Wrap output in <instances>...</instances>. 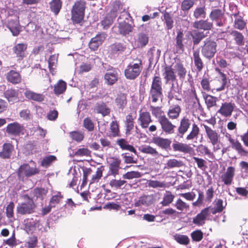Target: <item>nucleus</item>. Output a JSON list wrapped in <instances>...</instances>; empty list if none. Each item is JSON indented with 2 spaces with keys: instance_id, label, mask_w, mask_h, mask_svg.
<instances>
[{
  "instance_id": "54",
  "label": "nucleus",
  "mask_w": 248,
  "mask_h": 248,
  "mask_svg": "<svg viewBox=\"0 0 248 248\" xmlns=\"http://www.w3.org/2000/svg\"><path fill=\"white\" fill-rule=\"evenodd\" d=\"M174 207L181 212L187 211L189 209V205L187 203L183 201L181 199H178L174 204Z\"/></svg>"
},
{
  "instance_id": "51",
  "label": "nucleus",
  "mask_w": 248,
  "mask_h": 248,
  "mask_svg": "<svg viewBox=\"0 0 248 248\" xmlns=\"http://www.w3.org/2000/svg\"><path fill=\"white\" fill-rule=\"evenodd\" d=\"M174 67L180 79H184L186 75V70L183 65L180 63H177Z\"/></svg>"
},
{
  "instance_id": "31",
  "label": "nucleus",
  "mask_w": 248,
  "mask_h": 248,
  "mask_svg": "<svg viewBox=\"0 0 248 248\" xmlns=\"http://www.w3.org/2000/svg\"><path fill=\"white\" fill-rule=\"evenodd\" d=\"M24 95L27 99L39 102L44 101L45 98V96L43 94L36 93L30 90L26 91Z\"/></svg>"
},
{
  "instance_id": "20",
  "label": "nucleus",
  "mask_w": 248,
  "mask_h": 248,
  "mask_svg": "<svg viewBox=\"0 0 248 248\" xmlns=\"http://www.w3.org/2000/svg\"><path fill=\"white\" fill-rule=\"evenodd\" d=\"M93 110L96 113L101 114L103 117L109 115L111 111L110 108L103 102L97 103Z\"/></svg>"
},
{
  "instance_id": "16",
  "label": "nucleus",
  "mask_w": 248,
  "mask_h": 248,
  "mask_svg": "<svg viewBox=\"0 0 248 248\" xmlns=\"http://www.w3.org/2000/svg\"><path fill=\"white\" fill-rule=\"evenodd\" d=\"M207 138L213 146L217 145L219 141V135L214 130L206 124H203Z\"/></svg>"
},
{
  "instance_id": "56",
  "label": "nucleus",
  "mask_w": 248,
  "mask_h": 248,
  "mask_svg": "<svg viewBox=\"0 0 248 248\" xmlns=\"http://www.w3.org/2000/svg\"><path fill=\"white\" fill-rule=\"evenodd\" d=\"M110 136L116 137L120 136L119 125L116 121L111 122L110 124Z\"/></svg>"
},
{
  "instance_id": "6",
  "label": "nucleus",
  "mask_w": 248,
  "mask_h": 248,
  "mask_svg": "<svg viewBox=\"0 0 248 248\" xmlns=\"http://www.w3.org/2000/svg\"><path fill=\"white\" fill-rule=\"evenodd\" d=\"M25 130L23 125L17 122H14L8 124L6 129L8 135L15 137L24 135Z\"/></svg>"
},
{
  "instance_id": "18",
  "label": "nucleus",
  "mask_w": 248,
  "mask_h": 248,
  "mask_svg": "<svg viewBox=\"0 0 248 248\" xmlns=\"http://www.w3.org/2000/svg\"><path fill=\"white\" fill-rule=\"evenodd\" d=\"M106 37V35L105 33H100L97 34L94 37L92 38L89 44L90 49L93 50H97L105 40Z\"/></svg>"
},
{
  "instance_id": "25",
  "label": "nucleus",
  "mask_w": 248,
  "mask_h": 248,
  "mask_svg": "<svg viewBox=\"0 0 248 248\" xmlns=\"http://www.w3.org/2000/svg\"><path fill=\"white\" fill-rule=\"evenodd\" d=\"M136 118L135 114L130 113L125 117L124 124L126 127L125 133L126 135L130 134L131 131L134 127V120Z\"/></svg>"
},
{
  "instance_id": "5",
  "label": "nucleus",
  "mask_w": 248,
  "mask_h": 248,
  "mask_svg": "<svg viewBox=\"0 0 248 248\" xmlns=\"http://www.w3.org/2000/svg\"><path fill=\"white\" fill-rule=\"evenodd\" d=\"M203 43L204 45L201 49L202 54L204 58L210 60L217 52V43L209 38L206 39Z\"/></svg>"
},
{
  "instance_id": "9",
  "label": "nucleus",
  "mask_w": 248,
  "mask_h": 248,
  "mask_svg": "<svg viewBox=\"0 0 248 248\" xmlns=\"http://www.w3.org/2000/svg\"><path fill=\"white\" fill-rule=\"evenodd\" d=\"M209 208H205L193 218L192 222L197 226H202L205 223L207 217L210 214Z\"/></svg>"
},
{
  "instance_id": "21",
  "label": "nucleus",
  "mask_w": 248,
  "mask_h": 248,
  "mask_svg": "<svg viewBox=\"0 0 248 248\" xmlns=\"http://www.w3.org/2000/svg\"><path fill=\"white\" fill-rule=\"evenodd\" d=\"M14 151V146L12 144L5 143L2 145V150L0 152V157L3 159H9Z\"/></svg>"
},
{
  "instance_id": "3",
  "label": "nucleus",
  "mask_w": 248,
  "mask_h": 248,
  "mask_svg": "<svg viewBox=\"0 0 248 248\" xmlns=\"http://www.w3.org/2000/svg\"><path fill=\"white\" fill-rule=\"evenodd\" d=\"M86 2L79 0L75 2L72 10V19L74 23H80L84 16Z\"/></svg>"
},
{
  "instance_id": "36",
  "label": "nucleus",
  "mask_w": 248,
  "mask_h": 248,
  "mask_svg": "<svg viewBox=\"0 0 248 248\" xmlns=\"http://www.w3.org/2000/svg\"><path fill=\"white\" fill-rule=\"evenodd\" d=\"M181 111L180 107L176 105L170 107L167 114L170 119L171 120L176 119L179 116Z\"/></svg>"
},
{
  "instance_id": "26",
  "label": "nucleus",
  "mask_w": 248,
  "mask_h": 248,
  "mask_svg": "<svg viewBox=\"0 0 248 248\" xmlns=\"http://www.w3.org/2000/svg\"><path fill=\"white\" fill-rule=\"evenodd\" d=\"M174 151L180 152L184 153H188L191 150V147L186 143L174 141L172 145Z\"/></svg>"
},
{
  "instance_id": "17",
  "label": "nucleus",
  "mask_w": 248,
  "mask_h": 248,
  "mask_svg": "<svg viewBox=\"0 0 248 248\" xmlns=\"http://www.w3.org/2000/svg\"><path fill=\"white\" fill-rule=\"evenodd\" d=\"M114 103L120 111H123L127 104V94L123 93H118L114 100Z\"/></svg>"
},
{
  "instance_id": "45",
  "label": "nucleus",
  "mask_w": 248,
  "mask_h": 248,
  "mask_svg": "<svg viewBox=\"0 0 248 248\" xmlns=\"http://www.w3.org/2000/svg\"><path fill=\"white\" fill-rule=\"evenodd\" d=\"M233 37L235 44L238 46H242L244 44V37L243 34L236 31H233L231 33Z\"/></svg>"
},
{
  "instance_id": "4",
  "label": "nucleus",
  "mask_w": 248,
  "mask_h": 248,
  "mask_svg": "<svg viewBox=\"0 0 248 248\" xmlns=\"http://www.w3.org/2000/svg\"><path fill=\"white\" fill-rule=\"evenodd\" d=\"M23 198L25 201L19 203L16 207L17 213L22 215L32 213L35 208L33 201L27 195H24Z\"/></svg>"
},
{
  "instance_id": "52",
  "label": "nucleus",
  "mask_w": 248,
  "mask_h": 248,
  "mask_svg": "<svg viewBox=\"0 0 248 248\" xmlns=\"http://www.w3.org/2000/svg\"><path fill=\"white\" fill-rule=\"evenodd\" d=\"M61 0H52L50 3V8L55 15H57L62 7Z\"/></svg>"
},
{
  "instance_id": "7",
  "label": "nucleus",
  "mask_w": 248,
  "mask_h": 248,
  "mask_svg": "<svg viewBox=\"0 0 248 248\" xmlns=\"http://www.w3.org/2000/svg\"><path fill=\"white\" fill-rule=\"evenodd\" d=\"M47 223L44 221L41 222L39 220L31 219L29 220L26 224V228L29 232H32L36 230L41 232L47 231L46 228L44 227V224L46 226Z\"/></svg>"
},
{
  "instance_id": "29",
  "label": "nucleus",
  "mask_w": 248,
  "mask_h": 248,
  "mask_svg": "<svg viewBox=\"0 0 248 248\" xmlns=\"http://www.w3.org/2000/svg\"><path fill=\"white\" fill-rule=\"evenodd\" d=\"M7 27L10 30L12 34L15 36H17L20 31V27L19 23L17 19H11L8 21L7 24Z\"/></svg>"
},
{
  "instance_id": "44",
  "label": "nucleus",
  "mask_w": 248,
  "mask_h": 248,
  "mask_svg": "<svg viewBox=\"0 0 248 248\" xmlns=\"http://www.w3.org/2000/svg\"><path fill=\"white\" fill-rule=\"evenodd\" d=\"M216 202L215 207H208L209 208L210 213L216 214L217 213H220L222 211L224 207L223 206V201L221 199H218L215 202Z\"/></svg>"
},
{
  "instance_id": "37",
  "label": "nucleus",
  "mask_w": 248,
  "mask_h": 248,
  "mask_svg": "<svg viewBox=\"0 0 248 248\" xmlns=\"http://www.w3.org/2000/svg\"><path fill=\"white\" fill-rule=\"evenodd\" d=\"M18 94L17 91L13 89H10L7 90L4 93V96L9 103L13 104L18 101Z\"/></svg>"
},
{
  "instance_id": "28",
  "label": "nucleus",
  "mask_w": 248,
  "mask_h": 248,
  "mask_svg": "<svg viewBox=\"0 0 248 248\" xmlns=\"http://www.w3.org/2000/svg\"><path fill=\"white\" fill-rule=\"evenodd\" d=\"M193 60L195 66L196 67V70L198 72L202 71L203 68V62L200 55L199 50H194L193 53Z\"/></svg>"
},
{
  "instance_id": "24",
  "label": "nucleus",
  "mask_w": 248,
  "mask_h": 248,
  "mask_svg": "<svg viewBox=\"0 0 248 248\" xmlns=\"http://www.w3.org/2000/svg\"><path fill=\"white\" fill-rule=\"evenodd\" d=\"M152 140L154 143L165 150H167L170 148L171 144L170 140L158 136L153 138Z\"/></svg>"
},
{
  "instance_id": "59",
  "label": "nucleus",
  "mask_w": 248,
  "mask_h": 248,
  "mask_svg": "<svg viewBox=\"0 0 248 248\" xmlns=\"http://www.w3.org/2000/svg\"><path fill=\"white\" fill-rule=\"evenodd\" d=\"M184 34L182 31H178L177 32V36L176 38V46L178 50L183 51L184 50V46L183 44Z\"/></svg>"
},
{
  "instance_id": "46",
  "label": "nucleus",
  "mask_w": 248,
  "mask_h": 248,
  "mask_svg": "<svg viewBox=\"0 0 248 248\" xmlns=\"http://www.w3.org/2000/svg\"><path fill=\"white\" fill-rule=\"evenodd\" d=\"M203 97L208 109L217 105V102L218 101L217 97L208 94L204 95Z\"/></svg>"
},
{
  "instance_id": "8",
  "label": "nucleus",
  "mask_w": 248,
  "mask_h": 248,
  "mask_svg": "<svg viewBox=\"0 0 248 248\" xmlns=\"http://www.w3.org/2000/svg\"><path fill=\"white\" fill-rule=\"evenodd\" d=\"M223 134L224 136L231 144L232 148L235 150L239 155H246L248 154V152L245 150L241 143L238 140H235L232 139L230 134L227 132L223 133Z\"/></svg>"
},
{
  "instance_id": "34",
  "label": "nucleus",
  "mask_w": 248,
  "mask_h": 248,
  "mask_svg": "<svg viewBox=\"0 0 248 248\" xmlns=\"http://www.w3.org/2000/svg\"><path fill=\"white\" fill-rule=\"evenodd\" d=\"M6 78L9 82L13 84H17L21 81V77L19 73L11 70L6 75Z\"/></svg>"
},
{
  "instance_id": "64",
  "label": "nucleus",
  "mask_w": 248,
  "mask_h": 248,
  "mask_svg": "<svg viewBox=\"0 0 248 248\" xmlns=\"http://www.w3.org/2000/svg\"><path fill=\"white\" fill-rule=\"evenodd\" d=\"M126 183L125 180L112 179L109 182V185L115 189H120Z\"/></svg>"
},
{
  "instance_id": "47",
  "label": "nucleus",
  "mask_w": 248,
  "mask_h": 248,
  "mask_svg": "<svg viewBox=\"0 0 248 248\" xmlns=\"http://www.w3.org/2000/svg\"><path fill=\"white\" fill-rule=\"evenodd\" d=\"M223 17L224 12L219 9L213 10L209 15V17L213 21L223 19Z\"/></svg>"
},
{
  "instance_id": "53",
  "label": "nucleus",
  "mask_w": 248,
  "mask_h": 248,
  "mask_svg": "<svg viewBox=\"0 0 248 248\" xmlns=\"http://www.w3.org/2000/svg\"><path fill=\"white\" fill-rule=\"evenodd\" d=\"M162 21H164L166 24V29L168 30H170L172 28L173 26V20L170 14L167 12H165L163 14L162 17Z\"/></svg>"
},
{
  "instance_id": "2",
  "label": "nucleus",
  "mask_w": 248,
  "mask_h": 248,
  "mask_svg": "<svg viewBox=\"0 0 248 248\" xmlns=\"http://www.w3.org/2000/svg\"><path fill=\"white\" fill-rule=\"evenodd\" d=\"M161 79L159 76H155L153 79L151 89L149 92V98L152 102L156 103L161 98L162 94Z\"/></svg>"
},
{
  "instance_id": "63",
  "label": "nucleus",
  "mask_w": 248,
  "mask_h": 248,
  "mask_svg": "<svg viewBox=\"0 0 248 248\" xmlns=\"http://www.w3.org/2000/svg\"><path fill=\"white\" fill-rule=\"evenodd\" d=\"M166 165L168 169L179 168L183 166V163L181 161L177 160L175 159H172L169 160Z\"/></svg>"
},
{
  "instance_id": "39",
  "label": "nucleus",
  "mask_w": 248,
  "mask_h": 248,
  "mask_svg": "<svg viewBox=\"0 0 248 248\" xmlns=\"http://www.w3.org/2000/svg\"><path fill=\"white\" fill-rule=\"evenodd\" d=\"M121 160L118 158L114 159L109 165V171L114 177L119 174L120 169Z\"/></svg>"
},
{
  "instance_id": "61",
  "label": "nucleus",
  "mask_w": 248,
  "mask_h": 248,
  "mask_svg": "<svg viewBox=\"0 0 248 248\" xmlns=\"http://www.w3.org/2000/svg\"><path fill=\"white\" fill-rule=\"evenodd\" d=\"M215 70L216 72H217L221 76V82H222V85L221 86L216 89V91L217 92H220L224 90L225 87L227 84V78L225 74L222 73L221 71V70L218 68H216Z\"/></svg>"
},
{
  "instance_id": "33",
  "label": "nucleus",
  "mask_w": 248,
  "mask_h": 248,
  "mask_svg": "<svg viewBox=\"0 0 248 248\" xmlns=\"http://www.w3.org/2000/svg\"><path fill=\"white\" fill-rule=\"evenodd\" d=\"M206 36L207 35L205 34L203 31H200L197 29L196 30H193L191 33V36L192 38L193 45H198Z\"/></svg>"
},
{
  "instance_id": "49",
  "label": "nucleus",
  "mask_w": 248,
  "mask_h": 248,
  "mask_svg": "<svg viewBox=\"0 0 248 248\" xmlns=\"http://www.w3.org/2000/svg\"><path fill=\"white\" fill-rule=\"evenodd\" d=\"M160 55V51L156 49L155 47H151L147 52V56L150 62L153 61L155 59L157 60Z\"/></svg>"
},
{
  "instance_id": "55",
  "label": "nucleus",
  "mask_w": 248,
  "mask_h": 248,
  "mask_svg": "<svg viewBox=\"0 0 248 248\" xmlns=\"http://www.w3.org/2000/svg\"><path fill=\"white\" fill-rule=\"evenodd\" d=\"M27 49V46L24 44H18L14 47V51L17 56L23 57L25 51Z\"/></svg>"
},
{
  "instance_id": "22",
  "label": "nucleus",
  "mask_w": 248,
  "mask_h": 248,
  "mask_svg": "<svg viewBox=\"0 0 248 248\" xmlns=\"http://www.w3.org/2000/svg\"><path fill=\"white\" fill-rule=\"evenodd\" d=\"M105 82L108 85L114 84L118 80V71L115 69H112L105 74L104 76Z\"/></svg>"
},
{
  "instance_id": "43",
  "label": "nucleus",
  "mask_w": 248,
  "mask_h": 248,
  "mask_svg": "<svg viewBox=\"0 0 248 248\" xmlns=\"http://www.w3.org/2000/svg\"><path fill=\"white\" fill-rule=\"evenodd\" d=\"M116 143L123 150H128L135 153H136V150L134 147L128 144L127 141L124 139H118Z\"/></svg>"
},
{
  "instance_id": "19",
  "label": "nucleus",
  "mask_w": 248,
  "mask_h": 248,
  "mask_svg": "<svg viewBox=\"0 0 248 248\" xmlns=\"http://www.w3.org/2000/svg\"><path fill=\"white\" fill-rule=\"evenodd\" d=\"M155 200V196L151 195H145L139 198V200L135 202V206H149L152 205Z\"/></svg>"
},
{
  "instance_id": "48",
  "label": "nucleus",
  "mask_w": 248,
  "mask_h": 248,
  "mask_svg": "<svg viewBox=\"0 0 248 248\" xmlns=\"http://www.w3.org/2000/svg\"><path fill=\"white\" fill-rule=\"evenodd\" d=\"M150 110L151 111L152 115L157 119L158 122L166 116L161 110V108L158 107L151 106Z\"/></svg>"
},
{
  "instance_id": "12",
  "label": "nucleus",
  "mask_w": 248,
  "mask_h": 248,
  "mask_svg": "<svg viewBox=\"0 0 248 248\" xmlns=\"http://www.w3.org/2000/svg\"><path fill=\"white\" fill-rule=\"evenodd\" d=\"M235 168L233 167H228L226 171L221 176V181L224 184L230 186L232 184L235 175Z\"/></svg>"
},
{
  "instance_id": "30",
  "label": "nucleus",
  "mask_w": 248,
  "mask_h": 248,
  "mask_svg": "<svg viewBox=\"0 0 248 248\" xmlns=\"http://www.w3.org/2000/svg\"><path fill=\"white\" fill-rule=\"evenodd\" d=\"M116 17V13L114 11H111L105 18L102 21L101 24L104 29H108L113 22L114 19Z\"/></svg>"
},
{
  "instance_id": "58",
  "label": "nucleus",
  "mask_w": 248,
  "mask_h": 248,
  "mask_svg": "<svg viewBox=\"0 0 248 248\" xmlns=\"http://www.w3.org/2000/svg\"><path fill=\"white\" fill-rule=\"evenodd\" d=\"M70 137L72 140L80 142L82 141L84 138V133L78 131L71 132L69 133Z\"/></svg>"
},
{
  "instance_id": "15",
  "label": "nucleus",
  "mask_w": 248,
  "mask_h": 248,
  "mask_svg": "<svg viewBox=\"0 0 248 248\" xmlns=\"http://www.w3.org/2000/svg\"><path fill=\"white\" fill-rule=\"evenodd\" d=\"M191 124V120L186 116L183 117L180 121V124L178 127V135L181 137L185 134L190 128Z\"/></svg>"
},
{
  "instance_id": "50",
  "label": "nucleus",
  "mask_w": 248,
  "mask_h": 248,
  "mask_svg": "<svg viewBox=\"0 0 248 248\" xmlns=\"http://www.w3.org/2000/svg\"><path fill=\"white\" fill-rule=\"evenodd\" d=\"M174 197V195L170 191H166L164 194L163 201L161 202V203L163 206H168L172 202Z\"/></svg>"
},
{
  "instance_id": "42",
  "label": "nucleus",
  "mask_w": 248,
  "mask_h": 248,
  "mask_svg": "<svg viewBox=\"0 0 248 248\" xmlns=\"http://www.w3.org/2000/svg\"><path fill=\"white\" fill-rule=\"evenodd\" d=\"M193 16L196 19H204L206 16V8L205 6L197 7L193 12Z\"/></svg>"
},
{
  "instance_id": "11",
  "label": "nucleus",
  "mask_w": 248,
  "mask_h": 248,
  "mask_svg": "<svg viewBox=\"0 0 248 248\" xmlns=\"http://www.w3.org/2000/svg\"><path fill=\"white\" fill-rule=\"evenodd\" d=\"M158 123L161 125L162 131L165 133L171 134L174 133L176 126L173 124L166 116L159 120Z\"/></svg>"
},
{
  "instance_id": "14",
  "label": "nucleus",
  "mask_w": 248,
  "mask_h": 248,
  "mask_svg": "<svg viewBox=\"0 0 248 248\" xmlns=\"http://www.w3.org/2000/svg\"><path fill=\"white\" fill-rule=\"evenodd\" d=\"M234 107V103L231 102H224L222 104L220 108L217 110V112L220 114L224 117H228L232 115Z\"/></svg>"
},
{
  "instance_id": "35",
  "label": "nucleus",
  "mask_w": 248,
  "mask_h": 248,
  "mask_svg": "<svg viewBox=\"0 0 248 248\" xmlns=\"http://www.w3.org/2000/svg\"><path fill=\"white\" fill-rule=\"evenodd\" d=\"M200 133V128L198 126L194 123L192 124L191 129L189 134L186 137V140L188 141H192L197 140Z\"/></svg>"
},
{
  "instance_id": "27",
  "label": "nucleus",
  "mask_w": 248,
  "mask_h": 248,
  "mask_svg": "<svg viewBox=\"0 0 248 248\" xmlns=\"http://www.w3.org/2000/svg\"><path fill=\"white\" fill-rule=\"evenodd\" d=\"M138 121L140 122V125L142 128H147L150 123L152 122L151 117L149 112H143L140 113Z\"/></svg>"
},
{
  "instance_id": "60",
  "label": "nucleus",
  "mask_w": 248,
  "mask_h": 248,
  "mask_svg": "<svg viewBox=\"0 0 248 248\" xmlns=\"http://www.w3.org/2000/svg\"><path fill=\"white\" fill-rule=\"evenodd\" d=\"M140 150L143 153L150 154L154 156L158 155V153L156 149L148 145L142 146Z\"/></svg>"
},
{
  "instance_id": "41",
  "label": "nucleus",
  "mask_w": 248,
  "mask_h": 248,
  "mask_svg": "<svg viewBox=\"0 0 248 248\" xmlns=\"http://www.w3.org/2000/svg\"><path fill=\"white\" fill-rule=\"evenodd\" d=\"M58 54H54L49 57L48 60L49 71L52 75L56 73L55 69L57 67Z\"/></svg>"
},
{
  "instance_id": "10",
  "label": "nucleus",
  "mask_w": 248,
  "mask_h": 248,
  "mask_svg": "<svg viewBox=\"0 0 248 248\" xmlns=\"http://www.w3.org/2000/svg\"><path fill=\"white\" fill-rule=\"evenodd\" d=\"M39 172L36 168L31 167L28 164L21 165L18 170V175L19 177H30L35 175Z\"/></svg>"
},
{
  "instance_id": "1",
  "label": "nucleus",
  "mask_w": 248,
  "mask_h": 248,
  "mask_svg": "<svg viewBox=\"0 0 248 248\" xmlns=\"http://www.w3.org/2000/svg\"><path fill=\"white\" fill-rule=\"evenodd\" d=\"M142 68V60H135L127 66L124 70V75L127 79L134 80L140 75Z\"/></svg>"
},
{
  "instance_id": "38",
  "label": "nucleus",
  "mask_w": 248,
  "mask_h": 248,
  "mask_svg": "<svg viewBox=\"0 0 248 248\" xmlns=\"http://www.w3.org/2000/svg\"><path fill=\"white\" fill-rule=\"evenodd\" d=\"M118 28L120 33L125 36L129 34L133 29L132 26L125 21L120 23Z\"/></svg>"
},
{
  "instance_id": "62",
  "label": "nucleus",
  "mask_w": 248,
  "mask_h": 248,
  "mask_svg": "<svg viewBox=\"0 0 248 248\" xmlns=\"http://www.w3.org/2000/svg\"><path fill=\"white\" fill-rule=\"evenodd\" d=\"M38 239L36 236H32L29 238L28 240L25 242L24 247L26 248H34L37 246Z\"/></svg>"
},
{
  "instance_id": "57",
  "label": "nucleus",
  "mask_w": 248,
  "mask_h": 248,
  "mask_svg": "<svg viewBox=\"0 0 248 248\" xmlns=\"http://www.w3.org/2000/svg\"><path fill=\"white\" fill-rule=\"evenodd\" d=\"M173 237L177 242L181 245H187L189 242V239L188 237L185 235L175 234L173 236Z\"/></svg>"
},
{
  "instance_id": "23",
  "label": "nucleus",
  "mask_w": 248,
  "mask_h": 248,
  "mask_svg": "<svg viewBox=\"0 0 248 248\" xmlns=\"http://www.w3.org/2000/svg\"><path fill=\"white\" fill-rule=\"evenodd\" d=\"M126 48V45L124 43L116 42L110 46L109 51L110 54L118 56L125 51Z\"/></svg>"
},
{
  "instance_id": "40",
  "label": "nucleus",
  "mask_w": 248,
  "mask_h": 248,
  "mask_svg": "<svg viewBox=\"0 0 248 248\" xmlns=\"http://www.w3.org/2000/svg\"><path fill=\"white\" fill-rule=\"evenodd\" d=\"M66 83L62 80H60L54 87V92L55 94L58 95L63 93L66 89Z\"/></svg>"
},
{
  "instance_id": "32",
  "label": "nucleus",
  "mask_w": 248,
  "mask_h": 248,
  "mask_svg": "<svg viewBox=\"0 0 248 248\" xmlns=\"http://www.w3.org/2000/svg\"><path fill=\"white\" fill-rule=\"evenodd\" d=\"M163 76L166 83H168L170 81L174 82L176 80V75H175L174 69L171 66H166L165 67Z\"/></svg>"
},
{
  "instance_id": "13",
  "label": "nucleus",
  "mask_w": 248,
  "mask_h": 248,
  "mask_svg": "<svg viewBox=\"0 0 248 248\" xmlns=\"http://www.w3.org/2000/svg\"><path fill=\"white\" fill-rule=\"evenodd\" d=\"M193 27L198 30L210 31L213 27V23L208 19L199 20L194 21L192 24Z\"/></svg>"
}]
</instances>
